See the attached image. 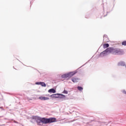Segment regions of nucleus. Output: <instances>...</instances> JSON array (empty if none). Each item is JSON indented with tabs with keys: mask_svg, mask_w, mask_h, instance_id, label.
<instances>
[{
	"mask_svg": "<svg viewBox=\"0 0 126 126\" xmlns=\"http://www.w3.org/2000/svg\"><path fill=\"white\" fill-rule=\"evenodd\" d=\"M108 53L112 54L113 55H116L117 56H122L125 54V52H124V51L122 49H120L117 48L109 47L100 53L98 57L101 58L106 57V56H108Z\"/></svg>",
	"mask_w": 126,
	"mask_h": 126,
	"instance_id": "1",
	"label": "nucleus"
},
{
	"mask_svg": "<svg viewBox=\"0 0 126 126\" xmlns=\"http://www.w3.org/2000/svg\"><path fill=\"white\" fill-rule=\"evenodd\" d=\"M32 120H34L39 126H41V123L47 125V124H52V123H56L57 122V119L55 118H41L38 116H32Z\"/></svg>",
	"mask_w": 126,
	"mask_h": 126,
	"instance_id": "2",
	"label": "nucleus"
},
{
	"mask_svg": "<svg viewBox=\"0 0 126 126\" xmlns=\"http://www.w3.org/2000/svg\"><path fill=\"white\" fill-rule=\"evenodd\" d=\"M76 73H77V71H76L70 72L67 73L62 75V78H67V77H71Z\"/></svg>",
	"mask_w": 126,
	"mask_h": 126,
	"instance_id": "3",
	"label": "nucleus"
},
{
	"mask_svg": "<svg viewBox=\"0 0 126 126\" xmlns=\"http://www.w3.org/2000/svg\"><path fill=\"white\" fill-rule=\"evenodd\" d=\"M126 64V62L123 61L119 62L117 63L118 66H125Z\"/></svg>",
	"mask_w": 126,
	"mask_h": 126,
	"instance_id": "4",
	"label": "nucleus"
},
{
	"mask_svg": "<svg viewBox=\"0 0 126 126\" xmlns=\"http://www.w3.org/2000/svg\"><path fill=\"white\" fill-rule=\"evenodd\" d=\"M38 99H39V100H41V101H46L47 100H49L50 98L48 97L41 96L38 97Z\"/></svg>",
	"mask_w": 126,
	"mask_h": 126,
	"instance_id": "5",
	"label": "nucleus"
},
{
	"mask_svg": "<svg viewBox=\"0 0 126 126\" xmlns=\"http://www.w3.org/2000/svg\"><path fill=\"white\" fill-rule=\"evenodd\" d=\"M109 38H108V36L107 35L104 34L103 35V42L104 43H108L109 42Z\"/></svg>",
	"mask_w": 126,
	"mask_h": 126,
	"instance_id": "6",
	"label": "nucleus"
},
{
	"mask_svg": "<svg viewBox=\"0 0 126 126\" xmlns=\"http://www.w3.org/2000/svg\"><path fill=\"white\" fill-rule=\"evenodd\" d=\"M78 80H79V79L78 78L73 77L71 78V81L74 83H76V82H78Z\"/></svg>",
	"mask_w": 126,
	"mask_h": 126,
	"instance_id": "7",
	"label": "nucleus"
},
{
	"mask_svg": "<svg viewBox=\"0 0 126 126\" xmlns=\"http://www.w3.org/2000/svg\"><path fill=\"white\" fill-rule=\"evenodd\" d=\"M51 98H59V94H55L50 95Z\"/></svg>",
	"mask_w": 126,
	"mask_h": 126,
	"instance_id": "8",
	"label": "nucleus"
},
{
	"mask_svg": "<svg viewBox=\"0 0 126 126\" xmlns=\"http://www.w3.org/2000/svg\"><path fill=\"white\" fill-rule=\"evenodd\" d=\"M60 99H64L65 95L63 94H59V97Z\"/></svg>",
	"mask_w": 126,
	"mask_h": 126,
	"instance_id": "9",
	"label": "nucleus"
},
{
	"mask_svg": "<svg viewBox=\"0 0 126 126\" xmlns=\"http://www.w3.org/2000/svg\"><path fill=\"white\" fill-rule=\"evenodd\" d=\"M49 93H56V90L55 89H50L48 90Z\"/></svg>",
	"mask_w": 126,
	"mask_h": 126,
	"instance_id": "10",
	"label": "nucleus"
},
{
	"mask_svg": "<svg viewBox=\"0 0 126 126\" xmlns=\"http://www.w3.org/2000/svg\"><path fill=\"white\" fill-rule=\"evenodd\" d=\"M110 46V45L108 43H105L104 44H103V49H106V48H109V46Z\"/></svg>",
	"mask_w": 126,
	"mask_h": 126,
	"instance_id": "11",
	"label": "nucleus"
},
{
	"mask_svg": "<svg viewBox=\"0 0 126 126\" xmlns=\"http://www.w3.org/2000/svg\"><path fill=\"white\" fill-rule=\"evenodd\" d=\"M40 85H41L42 87H46V86H47V85H46V83H45V82H40Z\"/></svg>",
	"mask_w": 126,
	"mask_h": 126,
	"instance_id": "12",
	"label": "nucleus"
},
{
	"mask_svg": "<svg viewBox=\"0 0 126 126\" xmlns=\"http://www.w3.org/2000/svg\"><path fill=\"white\" fill-rule=\"evenodd\" d=\"M77 89L79 90V91H82L83 90V88L81 86H78Z\"/></svg>",
	"mask_w": 126,
	"mask_h": 126,
	"instance_id": "13",
	"label": "nucleus"
},
{
	"mask_svg": "<svg viewBox=\"0 0 126 126\" xmlns=\"http://www.w3.org/2000/svg\"><path fill=\"white\" fill-rule=\"evenodd\" d=\"M63 94H68V92H67V91H66L65 90H64L63 92Z\"/></svg>",
	"mask_w": 126,
	"mask_h": 126,
	"instance_id": "14",
	"label": "nucleus"
},
{
	"mask_svg": "<svg viewBox=\"0 0 126 126\" xmlns=\"http://www.w3.org/2000/svg\"><path fill=\"white\" fill-rule=\"evenodd\" d=\"M122 45L123 46H126V40L124 41L123 42H122Z\"/></svg>",
	"mask_w": 126,
	"mask_h": 126,
	"instance_id": "15",
	"label": "nucleus"
},
{
	"mask_svg": "<svg viewBox=\"0 0 126 126\" xmlns=\"http://www.w3.org/2000/svg\"><path fill=\"white\" fill-rule=\"evenodd\" d=\"M36 85H41V82H37L35 83Z\"/></svg>",
	"mask_w": 126,
	"mask_h": 126,
	"instance_id": "16",
	"label": "nucleus"
},
{
	"mask_svg": "<svg viewBox=\"0 0 126 126\" xmlns=\"http://www.w3.org/2000/svg\"><path fill=\"white\" fill-rule=\"evenodd\" d=\"M122 93H123L124 94H125L126 95V90H124L122 91Z\"/></svg>",
	"mask_w": 126,
	"mask_h": 126,
	"instance_id": "17",
	"label": "nucleus"
},
{
	"mask_svg": "<svg viewBox=\"0 0 126 126\" xmlns=\"http://www.w3.org/2000/svg\"><path fill=\"white\" fill-rule=\"evenodd\" d=\"M0 109H1V110H2L3 111H4V109H3V107H2V106H1V107H0Z\"/></svg>",
	"mask_w": 126,
	"mask_h": 126,
	"instance_id": "18",
	"label": "nucleus"
},
{
	"mask_svg": "<svg viewBox=\"0 0 126 126\" xmlns=\"http://www.w3.org/2000/svg\"><path fill=\"white\" fill-rule=\"evenodd\" d=\"M5 126V124H2V125L0 124V126Z\"/></svg>",
	"mask_w": 126,
	"mask_h": 126,
	"instance_id": "19",
	"label": "nucleus"
},
{
	"mask_svg": "<svg viewBox=\"0 0 126 126\" xmlns=\"http://www.w3.org/2000/svg\"><path fill=\"white\" fill-rule=\"evenodd\" d=\"M29 101H32V99H29Z\"/></svg>",
	"mask_w": 126,
	"mask_h": 126,
	"instance_id": "20",
	"label": "nucleus"
},
{
	"mask_svg": "<svg viewBox=\"0 0 126 126\" xmlns=\"http://www.w3.org/2000/svg\"><path fill=\"white\" fill-rule=\"evenodd\" d=\"M105 16H107V15H104L103 17H105Z\"/></svg>",
	"mask_w": 126,
	"mask_h": 126,
	"instance_id": "21",
	"label": "nucleus"
},
{
	"mask_svg": "<svg viewBox=\"0 0 126 126\" xmlns=\"http://www.w3.org/2000/svg\"><path fill=\"white\" fill-rule=\"evenodd\" d=\"M3 116H0V118H2Z\"/></svg>",
	"mask_w": 126,
	"mask_h": 126,
	"instance_id": "22",
	"label": "nucleus"
}]
</instances>
